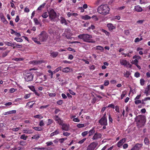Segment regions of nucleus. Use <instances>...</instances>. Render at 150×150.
<instances>
[{
  "label": "nucleus",
  "mask_w": 150,
  "mask_h": 150,
  "mask_svg": "<svg viewBox=\"0 0 150 150\" xmlns=\"http://www.w3.org/2000/svg\"><path fill=\"white\" fill-rule=\"evenodd\" d=\"M56 121L57 122V123H58L59 125H62L63 124V121L62 120H61L60 118V119H56Z\"/></svg>",
  "instance_id": "nucleus-21"
},
{
  "label": "nucleus",
  "mask_w": 150,
  "mask_h": 150,
  "mask_svg": "<svg viewBox=\"0 0 150 150\" xmlns=\"http://www.w3.org/2000/svg\"><path fill=\"white\" fill-rule=\"evenodd\" d=\"M130 75L128 71H127L124 74V76L127 78L129 77Z\"/></svg>",
  "instance_id": "nucleus-41"
},
{
  "label": "nucleus",
  "mask_w": 150,
  "mask_h": 150,
  "mask_svg": "<svg viewBox=\"0 0 150 150\" xmlns=\"http://www.w3.org/2000/svg\"><path fill=\"white\" fill-rule=\"evenodd\" d=\"M63 134L65 136H68L70 135V133L67 132H64L63 133Z\"/></svg>",
  "instance_id": "nucleus-55"
},
{
  "label": "nucleus",
  "mask_w": 150,
  "mask_h": 150,
  "mask_svg": "<svg viewBox=\"0 0 150 150\" xmlns=\"http://www.w3.org/2000/svg\"><path fill=\"white\" fill-rule=\"evenodd\" d=\"M95 28V27L94 25H91V26L89 27L88 29H87V30H90L91 29L92 30L94 29Z\"/></svg>",
  "instance_id": "nucleus-44"
},
{
  "label": "nucleus",
  "mask_w": 150,
  "mask_h": 150,
  "mask_svg": "<svg viewBox=\"0 0 150 150\" xmlns=\"http://www.w3.org/2000/svg\"><path fill=\"white\" fill-rule=\"evenodd\" d=\"M144 142L145 144L148 145L149 143V139L146 137L144 139Z\"/></svg>",
  "instance_id": "nucleus-27"
},
{
  "label": "nucleus",
  "mask_w": 150,
  "mask_h": 150,
  "mask_svg": "<svg viewBox=\"0 0 150 150\" xmlns=\"http://www.w3.org/2000/svg\"><path fill=\"white\" fill-rule=\"evenodd\" d=\"M14 40H16L17 42H22L23 41L22 39L18 38H15Z\"/></svg>",
  "instance_id": "nucleus-32"
},
{
  "label": "nucleus",
  "mask_w": 150,
  "mask_h": 150,
  "mask_svg": "<svg viewBox=\"0 0 150 150\" xmlns=\"http://www.w3.org/2000/svg\"><path fill=\"white\" fill-rule=\"evenodd\" d=\"M145 81L143 79H141L140 80V84L142 86H143L144 84Z\"/></svg>",
  "instance_id": "nucleus-45"
},
{
  "label": "nucleus",
  "mask_w": 150,
  "mask_h": 150,
  "mask_svg": "<svg viewBox=\"0 0 150 150\" xmlns=\"http://www.w3.org/2000/svg\"><path fill=\"white\" fill-rule=\"evenodd\" d=\"M39 39L41 42H45L46 41L48 38V35L45 31H42L38 35Z\"/></svg>",
  "instance_id": "nucleus-5"
},
{
  "label": "nucleus",
  "mask_w": 150,
  "mask_h": 150,
  "mask_svg": "<svg viewBox=\"0 0 150 150\" xmlns=\"http://www.w3.org/2000/svg\"><path fill=\"white\" fill-rule=\"evenodd\" d=\"M27 137L25 136V134H23L21 135L20 137V138L21 139H23V140H25L27 139Z\"/></svg>",
  "instance_id": "nucleus-35"
},
{
  "label": "nucleus",
  "mask_w": 150,
  "mask_h": 150,
  "mask_svg": "<svg viewBox=\"0 0 150 150\" xmlns=\"http://www.w3.org/2000/svg\"><path fill=\"white\" fill-rule=\"evenodd\" d=\"M16 112V110H12L11 111H9L7 112H5L4 114L5 115H9L11 114L15 113Z\"/></svg>",
  "instance_id": "nucleus-16"
},
{
  "label": "nucleus",
  "mask_w": 150,
  "mask_h": 150,
  "mask_svg": "<svg viewBox=\"0 0 150 150\" xmlns=\"http://www.w3.org/2000/svg\"><path fill=\"white\" fill-rule=\"evenodd\" d=\"M134 76L137 78L138 77L140 76V74L138 72H136L134 74Z\"/></svg>",
  "instance_id": "nucleus-59"
},
{
  "label": "nucleus",
  "mask_w": 150,
  "mask_h": 150,
  "mask_svg": "<svg viewBox=\"0 0 150 150\" xmlns=\"http://www.w3.org/2000/svg\"><path fill=\"white\" fill-rule=\"evenodd\" d=\"M49 18L52 21H53L57 16L56 13L53 9H50L48 11Z\"/></svg>",
  "instance_id": "nucleus-4"
},
{
  "label": "nucleus",
  "mask_w": 150,
  "mask_h": 150,
  "mask_svg": "<svg viewBox=\"0 0 150 150\" xmlns=\"http://www.w3.org/2000/svg\"><path fill=\"white\" fill-rule=\"evenodd\" d=\"M28 87L30 89L33 91V92L35 90V89L34 86H28Z\"/></svg>",
  "instance_id": "nucleus-40"
},
{
  "label": "nucleus",
  "mask_w": 150,
  "mask_h": 150,
  "mask_svg": "<svg viewBox=\"0 0 150 150\" xmlns=\"http://www.w3.org/2000/svg\"><path fill=\"white\" fill-rule=\"evenodd\" d=\"M33 129L35 130L38 131H40L41 130V128L38 127H33Z\"/></svg>",
  "instance_id": "nucleus-50"
},
{
  "label": "nucleus",
  "mask_w": 150,
  "mask_h": 150,
  "mask_svg": "<svg viewBox=\"0 0 150 150\" xmlns=\"http://www.w3.org/2000/svg\"><path fill=\"white\" fill-rule=\"evenodd\" d=\"M57 103L59 105H61L63 103V101L61 100H59L57 102Z\"/></svg>",
  "instance_id": "nucleus-53"
},
{
  "label": "nucleus",
  "mask_w": 150,
  "mask_h": 150,
  "mask_svg": "<svg viewBox=\"0 0 150 150\" xmlns=\"http://www.w3.org/2000/svg\"><path fill=\"white\" fill-rule=\"evenodd\" d=\"M33 64H40L41 62L40 61H33L31 62Z\"/></svg>",
  "instance_id": "nucleus-23"
},
{
  "label": "nucleus",
  "mask_w": 150,
  "mask_h": 150,
  "mask_svg": "<svg viewBox=\"0 0 150 150\" xmlns=\"http://www.w3.org/2000/svg\"><path fill=\"white\" fill-rule=\"evenodd\" d=\"M99 123L101 125H107L108 124L107 118H101L99 120Z\"/></svg>",
  "instance_id": "nucleus-9"
},
{
  "label": "nucleus",
  "mask_w": 150,
  "mask_h": 150,
  "mask_svg": "<svg viewBox=\"0 0 150 150\" xmlns=\"http://www.w3.org/2000/svg\"><path fill=\"white\" fill-rule=\"evenodd\" d=\"M46 148L42 147V148H33V150H46Z\"/></svg>",
  "instance_id": "nucleus-28"
},
{
  "label": "nucleus",
  "mask_w": 150,
  "mask_h": 150,
  "mask_svg": "<svg viewBox=\"0 0 150 150\" xmlns=\"http://www.w3.org/2000/svg\"><path fill=\"white\" fill-rule=\"evenodd\" d=\"M100 31L104 33L105 34L108 36L109 37L110 35V34L108 31L103 29H100Z\"/></svg>",
  "instance_id": "nucleus-18"
},
{
  "label": "nucleus",
  "mask_w": 150,
  "mask_h": 150,
  "mask_svg": "<svg viewBox=\"0 0 150 150\" xmlns=\"http://www.w3.org/2000/svg\"><path fill=\"white\" fill-rule=\"evenodd\" d=\"M7 45H8V46H11V47H13V48H15V46H15V43H12L10 42H7Z\"/></svg>",
  "instance_id": "nucleus-24"
},
{
  "label": "nucleus",
  "mask_w": 150,
  "mask_h": 150,
  "mask_svg": "<svg viewBox=\"0 0 150 150\" xmlns=\"http://www.w3.org/2000/svg\"><path fill=\"white\" fill-rule=\"evenodd\" d=\"M48 16L47 12H44L42 15L43 18H46Z\"/></svg>",
  "instance_id": "nucleus-31"
},
{
  "label": "nucleus",
  "mask_w": 150,
  "mask_h": 150,
  "mask_svg": "<svg viewBox=\"0 0 150 150\" xmlns=\"http://www.w3.org/2000/svg\"><path fill=\"white\" fill-rule=\"evenodd\" d=\"M108 117H109V120L110 122H112L113 120L111 116V115L110 114H109L108 115Z\"/></svg>",
  "instance_id": "nucleus-58"
},
{
  "label": "nucleus",
  "mask_w": 150,
  "mask_h": 150,
  "mask_svg": "<svg viewBox=\"0 0 150 150\" xmlns=\"http://www.w3.org/2000/svg\"><path fill=\"white\" fill-rule=\"evenodd\" d=\"M70 69L69 67H66L64 68L62 70V71L65 72H68L69 71Z\"/></svg>",
  "instance_id": "nucleus-25"
},
{
  "label": "nucleus",
  "mask_w": 150,
  "mask_h": 150,
  "mask_svg": "<svg viewBox=\"0 0 150 150\" xmlns=\"http://www.w3.org/2000/svg\"><path fill=\"white\" fill-rule=\"evenodd\" d=\"M135 10L137 12H141L142 11V8L139 6H135Z\"/></svg>",
  "instance_id": "nucleus-15"
},
{
  "label": "nucleus",
  "mask_w": 150,
  "mask_h": 150,
  "mask_svg": "<svg viewBox=\"0 0 150 150\" xmlns=\"http://www.w3.org/2000/svg\"><path fill=\"white\" fill-rule=\"evenodd\" d=\"M133 59H141V57L139 55H135L133 57Z\"/></svg>",
  "instance_id": "nucleus-47"
},
{
  "label": "nucleus",
  "mask_w": 150,
  "mask_h": 150,
  "mask_svg": "<svg viewBox=\"0 0 150 150\" xmlns=\"http://www.w3.org/2000/svg\"><path fill=\"white\" fill-rule=\"evenodd\" d=\"M95 130L94 129V128L93 127L92 129L91 130H90L88 132V133H89V136H90L93 135V134L95 132Z\"/></svg>",
  "instance_id": "nucleus-20"
},
{
  "label": "nucleus",
  "mask_w": 150,
  "mask_h": 150,
  "mask_svg": "<svg viewBox=\"0 0 150 150\" xmlns=\"http://www.w3.org/2000/svg\"><path fill=\"white\" fill-rule=\"evenodd\" d=\"M23 132L26 134H31L33 133V132L32 129H29L28 130H23Z\"/></svg>",
  "instance_id": "nucleus-22"
},
{
  "label": "nucleus",
  "mask_w": 150,
  "mask_h": 150,
  "mask_svg": "<svg viewBox=\"0 0 150 150\" xmlns=\"http://www.w3.org/2000/svg\"><path fill=\"white\" fill-rule=\"evenodd\" d=\"M39 125L41 127L42 126L44 125V122L43 120H42L40 121Z\"/></svg>",
  "instance_id": "nucleus-60"
},
{
  "label": "nucleus",
  "mask_w": 150,
  "mask_h": 150,
  "mask_svg": "<svg viewBox=\"0 0 150 150\" xmlns=\"http://www.w3.org/2000/svg\"><path fill=\"white\" fill-rule=\"evenodd\" d=\"M35 23V24L36 25H38L40 24V22H39L38 19L36 18H35L33 19Z\"/></svg>",
  "instance_id": "nucleus-33"
},
{
  "label": "nucleus",
  "mask_w": 150,
  "mask_h": 150,
  "mask_svg": "<svg viewBox=\"0 0 150 150\" xmlns=\"http://www.w3.org/2000/svg\"><path fill=\"white\" fill-rule=\"evenodd\" d=\"M67 139V138H62L59 139V141H60V142L61 143H62L63 142L64 140H66Z\"/></svg>",
  "instance_id": "nucleus-52"
},
{
  "label": "nucleus",
  "mask_w": 150,
  "mask_h": 150,
  "mask_svg": "<svg viewBox=\"0 0 150 150\" xmlns=\"http://www.w3.org/2000/svg\"><path fill=\"white\" fill-rule=\"evenodd\" d=\"M102 136V135L100 133L96 132L95 133L92 138L93 140H97L98 139L100 138Z\"/></svg>",
  "instance_id": "nucleus-10"
},
{
  "label": "nucleus",
  "mask_w": 150,
  "mask_h": 150,
  "mask_svg": "<svg viewBox=\"0 0 150 150\" xmlns=\"http://www.w3.org/2000/svg\"><path fill=\"white\" fill-rule=\"evenodd\" d=\"M15 46H15V48L16 47H17L19 48H21L22 47V46L21 45H20L19 44H17L16 43H15Z\"/></svg>",
  "instance_id": "nucleus-57"
},
{
  "label": "nucleus",
  "mask_w": 150,
  "mask_h": 150,
  "mask_svg": "<svg viewBox=\"0 0 150 150\" xmlns=\"http://www.w3.org/2000/svg\"><path fill=\"white\" fill-rule=\"evenodd\" d=\"M134 103L136 105H138L141 103V101L139 100H135Z\"/></svg>",
  "instance_id": "nucleus-42"
},
{
  "label": "nucleus",
  "mask_w": 150,
  "mask_h": 150,
  "mask_svg": "<svg viewBox=\"0 0 150 150\" xmlns=\"http://www.w3.org/2000/svg\"><path fill=\"white\" fill-rule=\"evenodd\" d=\"M96 49L97 50H99L101 51H103L104 50L103 47L100 46H96Z\"/></svg>",
  "instance_id": "nucleus-34"
},
{
  "label": "nucleus",
  "mask_w": 150,
  "mask_h": 150,
  "mask_svg": "<svg viewBox=\"0 0 150 150\" xmlns=\"http://www.w3.org/2000/svg\"><path fill=\"white\" fill-rule=\"evenodd\" d=\"M120 63L122 65H124L126 67H129L131 68L132 65L130 64L129 62L124 59H120Z\"/></svg>",
  "instance_id": "nucleus-7"
},
{
  "label": "nucleus",
  "mask_w": 150,
  "mask_h": 150,
  "mask_svg": "<svg viewBox=\"0 0 150 150\" xmlns=\"http://www.w3.org/2000/svg\"><path fill=\"white\" fill-rule=\"evenodd\" d=\"M110 9L107 4L102 5L98 8V12L103 15H106L109 13Z\"/></svg>",
  "instance_id": "nucleus-1"
},
{
  "label": "nucleus",
  "mask_w": 150,
  "mask_h": 150,
  "mask_svg": "<svg viewBox=\"0 0 150 150\" xmlns=\"http://www.w3.org/2000/svg\"><path fill=\"white\" fill-rule=\"evenodd\" d=\"M138 62V61L137 59H135L134 60H132V63L133 64H134L135 65V64H137Z\"/></svg>",
  "instance_id": "nucleus-48"
},
{
  "label": "nucleus",
  "mask_w": 150,
  "mask_h": 150,
  "mask_svg": "<svg viewBox=\"0 0 150 150\" xmlns=\"http://www.w3.org/2000/svg\"><path fill=\"white\" fill-rule=\"evenodd\" d=\"M88 133V131H85L82 133V135L83 136H84L86 135Z\"/></svg>",
  "instance_id": "nucleus-51"
},
{
  "label": "nucleus",
  "mask_w": 150,
  "mask_h": 150,
  "mask_svg": "<svg viewBox=\"0 0 150 150\" xmlns=\"http://www.w3.org/2000/svg\"><path fill=\"white\" fill-rule=\"evenodd\" d=\"M98 145V143L93 142L88 146L87 150H94Z\"/></svg>",
  "instance_id": "nucleus-8"
},
{
  "label": "nucleus",
  "mask_w": 150,
  "mask_h": 150,
  "mask_svg": "<svg viewBox=\"0 0 150 150\" xmlns=\"http://www.w3.org/2000/svg\"><path fill=\"white\" fill-rule=\"evenodd\" d=\"M1 20L5 24H7L8 23L7 21L5 19L4 16H2L1 17Z\"/></svg>",
  "instance_id": "nucleus-29"
},
{
  "label": "nucleus",
  "mask_w": 150,
  "mask_h": 150,
  "mask_svg": "<svg viewBox=\"0 0 150 150\" xmlns=\"http://www.w3.org/2000/svg\"><path fill=\"white\" fill-rule=\"evenodd\" d=\"M53 144V143L52 142H48L46 143L47 146H49L50 145Z\"/></svg>",
  "instance_id": "nucleus-61"
},
{
  "label": "nucleus",
  "mask_w": 150,
  "mask_h": 150,
  "mask_svg": "<svg viewBox=\"0 0 150 150\" xmlns=\"http://www.w3.org/2000/svg\"><path fill=\"white\" fill-rule=\"evenodd\" d=\"M115 110L118 112H120L119 108L118 106H116L115 107Z\"/></svg>",
  "instance_id": "nucleus-64"
},
{
  "label": "nucleus",
  "mask_w": 150,
  "mask_h": 150,
  "mask_svg": "<svg viewBox=\"0 0 150 150\" xmlns=\"http://www.w3.org/2000/svg\"><path fill=\"white\" fill-rule=\"evenodd\" d=\"M109 84V81L108 80H105V81L104 85L105 86H107Z\"/></svg>",
  "instance_id": "nucleus-63"
},
{
  "label": "nucleus",
  "mask_w": 150,
  "mask_h": 150,
  "mask_svg": "<svg viewBox=\"0 0 150 150\" xmlns=\"http://www.w3.org/2000/svg\"><path fill=\"white\" fill-rule=\"evenodd\" d=\"M135 121L137 122V126L141 127L144 125L146 122L145 117L143 115H139L135 118Z\"/></svg>",
  "instance_id": "nucleus-3"
},
{
  "label": "nucleus",
  "mask_w": 150,
  "mask_h": 150,
  "mask_svg": "<svg viewBox=\"0 0 150 150\" xmlns=\"http://www.w3.org/2000/svg\"><path fill=\"white\" fill-rule=\"evenodd\" d=\"M4 125L3 123H0V132H1L3 129Z\"/></svg>",
  "instance_id": "nucleus-49"
},
{
  "label": "nucleus",
  "mask_w": 150,
  "mask_h": 150,
  "mask_svg": "<svg viewBox=\"0 0 150 150\" xmlns=\"http://www.w3.org/2000/svg\"><path fill=\"white\" fill-rule=\"evenodd\" d=\"M91 18V17L88 15L83 16L82 18L84 20H88Z\"/></svg>",
  "instance_id": "nucleus-36"
},
{
  "label": "nucleus",
  "mask_w": 150,
  "mask_h": 150,
  "mask_svg": "<svg viewBox=\"0 0 150 150\" xmlns=\"http://www.w3.org/2000/svg\"><path fill=\"white\" fill-rule=\"evenodd\" d=\"M46 4L45 3H44L41 5L38 8V10H41L42 9L44 8L45 5Z\"/></svg>",
  "instance_id": "nucleus-26"
},
{
  "label": "nucleus",
  "mask_w": 150,
  "mask_h": 150,
  "mask_svg": "<svg viewBox=\"0 0 150 150\" xmlns=\"http://www.w3.org/2000/svg\"><path fill=\"white\" fill-rule=\"evenodd\" d=\"M60 23L62 24H64L65 25H68V23L66 19L62 16L60 17Z\"/></svg>",
  "instance_id": "nucleus-14"
},
{
  "label": "nucleus",
  "mask_w": 150,
  "mask_h": 150,
  "mask_svg": "<svg viewBox=\"0 0 150 150\" xmlns=\"http://www.w3.org/2000/svg\"><path fill=\"white\" fill-rule=\"evenodd\" d=\"M77 127L79 128L83 127H85L84 124H80L77 125Z\"/></svg>",
  "instance_id": "nucleus-37"
},
{
  "label": "nucleus",
  "mask_w": 150,
  "mask_h": 150,
  "mask_svg": "<svg viewBox=\"0 0 150 150\" xmlns=\"http://www.w3.org/2000/svg\"><path fill=\"white\" fill-rule=\"evenodd\" d=\"M40 137V136L39 135L36 134L32 137V139H38Z\"/></svg>",
  "instance_id": "nucleus-30"
},
{
  "label": "nucleus",
  "mask_w": 150,
  "mask_h": 150,
  "mask_svg": "<svg viewBox=\"0 0 150 150\" xmlns=\"http://www.w3.org/2000/svg\"><path fill=\"white\" fill-rule=\"evenodd\" d=\"M79 38L82 39L85 42L89 43H94L95 41L91 39L92 36L87 34H83L79 35L78 36Z\"/></svg>",
  "instance_id": "nucleus-2"
},
{
  "label": "nucleus",
  "mask_w": 150,
  "mask_h": 150,
  "mask_svg": "<svg viewBox=\"0 0 150 150\" xmlns=\"http://www.w3.org/2000/svg\"><path fill=\"white\" fill-rule=\"evenodd\" d=\"M14 60L16 61H20L23 60V59L22 58H16Z\"/></svg>",
  "instance_id": "nucleus-56"
},
{
  "label": "nucleus",
  "mask_w": 150,
  "mask_h": 150,
  "mask_svg": "<svg viewBox=\"0 0 150 150\" xmlns=\"http://www.w3.org/2000/svg\"><path fill=\"white\" fill-rule=\"evenodd\" d=\"M67 15L68 17H69L71 16H76L78 15V14L77 13H71L70 12H68L67 13Z\"/></svg>",
  "instance_id": "nucleus-19"
},
{
  "label": "nucleus",
  "mask_w": 150,
  "mask_h": 150,
  "mask_svg": "<svg viewBox=\"0 0 150 150\" xmlns=\"http://www.w3.org/2000/svg\"><path fill=\"white\" fill-rule=\"evenodd\" d=\"M58 54V52H54L51 54V56L53 58L56 57Z\"/></svg>",
  "instance_id": "nucleus-17"
},
{
  "label": "nucleus",
  "mask_w": 150,
  "mask_h": 150,
  "mask_svg": "<svg viewBox=\"0 0 150 150\" xmlns=\"http://www.w3.org/2000/svg\"><path fill=\"white\" fill-rule=\"evenodd\" d=\"M126 140V139L125 138H123L120 140L117 144V145L118 147H120L122 145L125 143Z\"/></svg>",
  "instance_id": "nucleus-11"
},
{
  "label": "nucleus",
  "mask_w": 150,
  "mask_h": 150,
  "mask_svg": "<svg viewBox=\"0 0 150 150\" xmlns=\"http://www.w3.org/2000/svg\"><path fill=\"white\" fill-rule=\"evenodd\" d=\"M20 144L21 145L24 146L26 145V143L25 142L23 141H20Z\"/></svg>",
  "instance_id": "nucleus-46"
},
{
  "label": "nucleus",
  "mask_w": 150,
  "mask_h": 150,
  "mask_svg": "<svg viewBox=\"0 0 150 150\" xmlns=\"http://www.w3.org/2000/svg\"><path fill=\"white\" fill-rule=\"evenodd\" d=\"M33 75L30 73H27L25 77V80L26 82H29L33 80Z\"/></svg>",
  "instance_id": "nucleus-6"
},
{
  "label": "nucleus",
  "mask_w": 150,
  "mask_h": 150,
  "mask_svg": "<svg viewBox=\"0 0 150 150\" xmlns=\"http://www.w3.org/2000/svg\"><path fill=\"white\" fill-rule=\"evenodd\" d=\"M61 68H62V67H58L55 70H54L53 71V72L54 73H56L58 71H59V70H61Z\"/></svg>",
  "instance_id": "nucleus-38"
},
{
  "label": "nucleus",
  "mask_w": 150,
  "mask_h": 150,
  "mask_svg": "<svg viewBox=\"0 0 150 150\" xmlns=\"http://www.w3.org/2000/svg\"><path fill=\"white\" fill-rule=\"evenodd\" d=\"M56 95V94L54 93H49V96L51 97H55Z\"/></svg>",
  "instance_id": "nucleus-43"
},
{
  "label": "nucleus",
  "mask_w": 150,
  "mask_h": 150,
  "mask_svg": "<svg viewBox=\"0 0 150 150\" xmlns=\"http://www.w3.org/2000/svg\"><path fill=\"white\" fill-rule=\"evenodd\" d=\"M34 117L35 118L42 119L43 118V117L40 116L39 115H37L34 116Z\"/></svg>",
  "instance_id": "nucleus-39"
},
{
  "label": "nucleus",
  "mask_w": 150,
  "mask_h": 150,
  "mask_svg": "<svg viewBox=\"0 0 150 150\" xmlns=\"http://www.w3.org/2000/svg\"><path fill=\"white\" fill-rule=\"evenodd\" d=\"M107 26L108 27L109 30L111 31H112L113 29H115L116 28L115 26H114L112 23H108Z\"/></svg>",
  "instance_id": "nucleus-12"
},
{
  "label": "nucleus",
  "mask_w": 150,
  "mask_h": 150,
  "mask_svg": "<svg viewBox=\"0 0 150 150\" xmlns=\"http://www.w3.org/2000/svg\"><path fill=\"white\" fill-rule=\"evenodd\" d=\"M86 138H84L82 140L80 141L78 143L79 144H82L86 140Z\"/></svg>",
  "instance_id": "nucleus-62"
},
{
  "label": "nucleus",
  "mask_w": 150,
  "mask_h": 150,
  "mask_svg": "<svg viewBox=\"0 0 150 150\" xmlns=\"http://www.w3.org/2000/svg\"><path fill=\"white\" fill-rule=\"evenodd\" d=\"M108 107L114 109L115 108V106L113 104H111L109 105L108 106Z\"/></svg>",
  "instance_id": "nucleus-54"
},
{
  "label": "nucleus",
  "mask_w": 150,
  "mask_h": 150,
  "mask_svg": "<svg viewBox=\"0 0 150 150\" xmlns=\"http://www.w3.org/2000/svg\"><path fill=\"white\" fill-rule=\"evenodd\" d=\"M62 129L66 131H68L69 130V125L66 124H63L62 125Z\"/></svg>",
  "instance_id": "nucleus-13"
}]
</instances>
